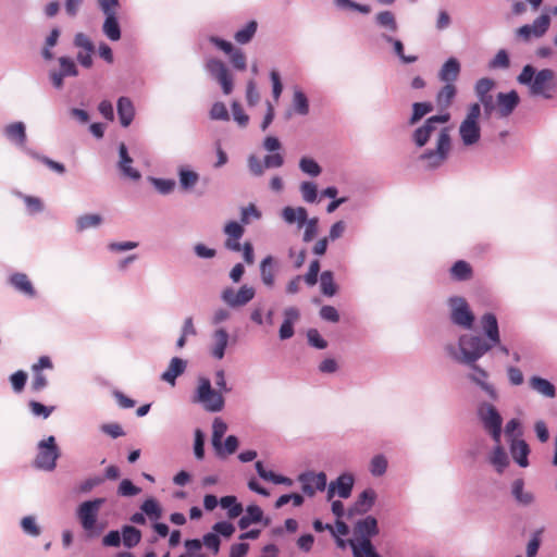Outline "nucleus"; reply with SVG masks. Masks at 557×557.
I'll list each match as a JSON object with an SVG mask.
<instances>
[{
    "instance_id": "4d7b16f0",
    "label": "nucleus",
    "mask_w": 557,
    "mask_h": 557,
    "mask_svg": "<svg viewBox=\"0 0 557 557\" xmlns=\"http://www.w3.org/2000/svg\"><path fill=\"white\" fill-rule=\"evenodd\" d=\"M260 218L261 212L253 203H250L240 210V222L243 224H249L252 220H259Z\"/></svg>"
},
{
    "instance_id": "c9c22d12",
    "label": "nucleus",
    "mask_w": 557,
    "mask_h": 557,
    "mask_svg": "<svg viewBox=\"0 0 557 557\" xmlns=\"http://www.w3.org/2000/svg\"><path fill=\"white\" fill-rule=\"evenodd\" d=\"M456 92L457 90L454 84L445 83V85L440 89V91L436 95L437 106L442 109H447L451 104L453 99L456 96Z\"/></svg>"
},
{
    "instance_id": "58836bf2",
    "label": "nucleus",
    "mask_w": 557,
    "mask_h": 557,
    "mask_svg": "<svg viewBox=\"0 0 557 557\" xmlns=\"http://www.w3.org/2000/svg\"><path fill=\"white\" fill-rule=\"evenodd\" d=\"M450 275L456 281H468L472 277V268L468 262L459 260L450 268Z\"/></svg>"
},
{
    "instance_id": "052dcab7",
    "label": "nucleus",
    "mask_w": 557,
    "mask_h": 557,
    "mask_svg": "<svg viewBox=\"0 0 557 557\" xmlns=\"http://www.w3.org/2000/svg\"><path fill=\"white\" fill-rule=\"evenodd\" d=\"M29 154L39 160L40 162H42L45 165H47L50 170L59 173V174H63L65 172V166L60 163V162H57V161H53L52 159L46 157V156H41V154H38L37 152H34V151H30Z\"/></svg>"
},
{
    "instance_id": "338daca9",
    "label": "nucleus",
    "mask_w": 557,
    "mask_h": 557,
    "mask_svg": "<svg viewBox=\"0 0 557 557\" xmlns=\"http://www.w3.org/2000/svg\"><path fill=\"white\" fill-rule=\"evenodd\" d=\"M212 531L218 536L231 537L235 532V527L228 521H219L213 524Z\"/></svg>"
},
{
    "instance_id": "cd10ccee",
    "label": "nucleus",
    "mask_w": 557,
    "mask_h": 557,
    "mask_svg": "<svg viewBox=\"0 0 557 557\" xmlns=\"http://www.w3.org/2000/svg\"><path fill=\"white\" fill-rule=\"evenodd\" d=\"M374 23L379 28L385 29L388 33H396L398 24L395 14L392 11H380L374 16Z\"/></svg>"
},
{
    "instance_id": "39448f33",
    "label": "nucleus",
    "mask_w": 557,
    "mask_h": 557,
    "mask_svg": "<svg viewBox=\"0 0 557 557\" xmlns=\"http://www.w3.org/2000/svg\"><path fill=\"white\" fill-rule=\"evenodd\" d=\"M193 403L200 404L208 412H220L224 408L225 399L223 393L212 387L211 381L208 377L199 376Z\"/></svg>"
},
{
    "instance_id": "ddd939ff",
    "label": "nucleus",
    "mask_w": 557,
    "mask_h": 557,
    "mask_svg": "<svg viewBox=\"0 0 557 557\" xmlns=\"http://www.w3.org/2000/svg\"><path fill=\"white\" fill-rule=\"evenodd\" d=\"M256 295V289L247 284L242 285L237 290L226 287L221 293V299L231 308L244 307L250 302Z\"/></svg>"
},
{
    "instance_id": "5fc2aeb1",
    "label": "nucleus",
    "mask_w": 557,
    "mask_h": 557,
    "mask_svg": "<svg viewBox=\"0 0 557 557\" xmlns=\"http://www.w3.org/2000/svg\"><path fill=\"white\" fill-rule=\"evenodd\" d=\"M28 407L33 416L40 417L42 419L49 418L54 410L53 406H45L36 400H30L28 403Z\"/></svg>"
},
{
    "instance_id": "a18cd8bd",
    "label": "nucleus",
    "mask_w": 557,
    "mask_h": 557,
    "mask_svg": "<svg viewBox=\"0 0 557 557\" xmlns=\"http://www.w3.org/2000/svg\"><path fill=\"white\" fill-rule=\"evenodd\" d=\"M299 169L309 176L317 177L321 174L322 169L319 163L309 157H302L299 161Z\"/></svg>"
},
{
    "instance_id": "7ed1b4c3",
    "label": "nucleus",
    "mask_w": 557,
    "mask_h": 557,
    "mask_svg": "<svg viewBox=\"0 0 557 557\" xmlns=\"http://www.w3.org/2000/svg\"><path fill=\"white\" fill-rule=\"evenodd\" d=\"M555 72L550 69H542L537 71L533 65L523 66L517 76V82L528 87L531 97H541L543 99H552L556 89Z\"/></svg>"
},
{
    "instance_id": "864d4df0",
    "label": "nucleus",
    "mask_w": 557,
    "mask_h": 557,
    "mask_svg": "<svg viewBox=\"0 0 557 557\" xmlns=\"http://www.w3.org/2000/svg\"><path fill=\"white\" fill-rule=\"evenodd\" d=\"M150 182L153 185V187L162 195H169L175 188V181L171 178L151 177Z\"/></svg>"
},
{
    "instance_id": "9d476101",
    "label": "nucleus",
    "mask_w": 557,
    "mask_h": 557,
    "mask_svg": "<svg viewBox=\"0 0 557 557\" xmlns=\"http://www.w3.org/2000/svg\"><path fill=\"white\" fill-rule=\"evenodd\" d=\"M205 70L211 78L216 81L223 92L230 95L233 91V77L226 64L218 58H208Z\"/></svg>"
},
{
    "instance_id": "a19ab883",
    "label": "nucleus",
    "mask_w": 557,
    "mask_h": 557,
    "mask_svg": "<svg viewBox=\"0 0 557 557\" xmlns=\"http://www.w3.org/2000/svg\"><path fill=\"white\" fill-rule=\"evenodd\" d=\"M512 495L516 500L524 506L533 503L534 496L530 492H525L523 488V481L516 480L512 484Z\"/></svg>"
},
{
    "instance_id": "aec40b11",
    "label": "nucleus",
    "mask_w": 557,
    "mask_h": 557,
    "mask_svg": "<svg viewBox=\"0 0 557 557\" xmlns=\"http://www.w3.org/2000/svg\"><path fill=\"white\" fill-rule=\"evenodd\" d=\"M308 211L304 207H285L282 209L281 216L289 225L297 224L299 228L307 222Z\"/></svg>"
},
{
    "instance_id": "412c9836",
    "label": "nucleus",
    "mask_w": 557,
    "mask_h": 557,
    "mask_svg": "<svg viewBox=\"0 0 557 557\" xmlns=\"http://www.w3.org/2000/svg\"><path fill=\"white\" fill-rule=\"evenodd\" d=\"M187 362L184 359L172 358L168 369L161 374V380L174 386L176 379L185 372Z\"/></svg>"
},
{
    "instance_id": "09e8293b",
    "label": "nucleus",
    "mask_w": 557,
    "mask_h": 557,
    "mask_svg": "<svg viewBox=\"0 0 557 557\" xmlns=\"http://www.w3.org/2000/svg\"><path fill=\"white\" fill-rule=\"evenodd\" d=\"M21 528L23 532L33 537H37L41 533L40 527L36 522V518L34 516H26L21 520Z\"/></svg>"
},
{
    "instance_id": "393cba45",
    "label": "nucleus",
    "mask_w": 557,
    "mask_h": 557,
    "mask_svg": "<svg viewBox=\"0 0 557 557\" xmlns=\"http://www.w3.org/2000/svg\"><path fill=\"white\" fill-rule=\"evenodd\" d=\"M460 73V63L456 58H449L441 67L438 78L447 84H454Z\"/></svg>"
},
{
    "instance_id": "20e7f679",
    "label": "nucleus",
    "mask_w": 557,
    "mask_h": 557,
    "mask_svg": "<svg viewBox=\"0 0 557 557\" xmlns=\"http://www.w3.org/2000/svg\"><path fill=\"white\" fill-rule=\"evenodd\" d=\"M355 537L348 541L354 557H381L374 549L371 537L379 533L377 520L367 516L354 527Z\"/></svg>"
},
{
    "instance_id": "603ef678",
    "label": "nucleus",
    "mask_w": 557,
    "mask_h": 557,
    "mask_svg": "<svg viewBox=\"0 0 557 557\" xmlns=\"http://www.w3.org/2000/svg\"><path fill=\"white\" fill-rule=\"evenodd\" d=\"M186 552L180 557H207L205 554H201V547L202 543L200 540L194 539V540H186L185 543Z\"/></svg>"
},
{
    "instance_id": "dca6fc26",
    "label": "nucleus",
    "mask_w": 557,
    "mask_h": 557,
    "mask_svg": "<svg viewBox=\"0 0 557 557\" xmlns=\"http://www.w3.org/2000/svg\"><path fill=\"white\" fill-rule=\"evenodd\" d=\"M259 269L262 284L267 288H273L278 272V262L276 259L273 256H267L261 260Z\"/></svg>"
},
{
    "instance_id": "37998d69",
    "label": "nucleus",
    "mask_w": 557,
    "mask_h": 557,
    "mask_svg": "<svg viewBox=\"0 0 557 557\" xmlns=\"http://www.w3.org/2000/svg\"><path fill=\"white\" fill-rule=\"evenodd\" d=\"M433 104L431 102H414L412 104V114L409 119V124H417L422 117L433 111Z\"/></svg>"
},
{
    "instance_id": "774afa93",
    "label": "nucleus",
    "mask_w": 557,
    "mask_h": 557,
    "mask_svg": "<svg viewBox=\"0 0 557 557\" xmlns=\"http://www.w3.org/2000/svg\"><path fill=\"white\" fill-rule=\"evenodd\" d=\"M307 338L308 343L317 349H324L327 347L326 341L320 335V333L315 329H310L307 332Z\"/></svg>"
},
{
    "instance_id": "0e129e2a",
    "label": "nucleus",
    "mask_w": 557,
    "mask_h": 557,
    "mask_svg": "<svg viewBox=\"0 0 557 557\" xmlns=\"http://www.w3.org/2000/svg\"><path fill=\"white\" fill-rule=\"evenodd\" d=\"M60 63V72L63 74L64 77L66 76H77L78 71L75 65V62L69 58V57H61L59 58Z\"/></svg>"
},
{
    "instance_id": "7c9ffc66",
    "label": "nucleus",
    "mask_w": 557,
    "mask_h": 557,
    "mask_svg": "<svg viewBox=\"0 0 557 557\" xmlns=\"http://www.w3.org/2000/svg\"><path fill=\"white\" fill-rule=\"evenodd\" d=\"M529 384L533 391L547 398H554L556 396L554 384L546 379L534 375L530 379Z\"/></svg>"
},
{
    "instance_id": "0eeeda50",
    "label": "nucleus",
    "mask_w": 557,
    "mask_h": 557,
    "mask_svg": "<svg viewBox=\"0 0 557 557\" xmlns=\"http://www.w3.org/2000/svg\"><path fill=\"white\" fill-rule=\"evenodd\" d=\"M59 457L60 449L57 445L55 437L50 435L38 442L34 467L38 470L51 472L55 469Z\"/></svg>"
},
{
    "instance_id": "f3484780",
    "label": "nucleus",
    "mask_w": 557,
    "mask_h": 557,
    "mask_svg": "<svg viewBox=\"0 0 557 557\" xmlns=\"http://www.w3.org/2000/svg\"><path fill=\"white\" fill-rule=\"evenodd\" d=\"M133 159L129 157L127 147L124 143L119 145V162L117 168L121 171L122 175L132 180L138 181L141 177V174L138 170L132 166Z\"/></svg>"
},
{
    "instance_id": "a878e982",
    "label": "nucleus",
    "mask_w": 557,
    "mask_h": 557,
    "mask_svg": "<svg viewBox=\"0 0 557 557\" xmlns=\"http://www.w3.org/2000/svg\"><path fill=\"white\" fill-rule=\"evenodd\" d=\"M3 133L10 141L17 146H24L26 143V127L23 122H14L7 125Z\"/></svg>"
},
{
    "instance_id": "c03bdc74",
    "label": "nucleus",
    "mask_w": 557,
    "mask_h": 557,
    "mask_svg": "<svg viewBox=\"0 0 557 557\" xmlns=\"http://www.w3.org/2000/svg\"><path fill=\"white\" fill-rule=\"evenodd\" d=\"M299 191L302 200L307 203H313L318 199V186L314 182L305 181L299 185Z\"/></svg>"
},
{
    "instance_id": "ea45409f",
    "label": "nucleus",
    "mask_w": 557,
    "mask_h": 557,
    "mask_svg": "<svg viewBox=\"0 0 557 557\" xmlns=\"http://www.w3.org/2000/svg\"><path fill=\"white\" fill-rule=\"evenodd\" d=\"M320 287L323 295L332 297L337 292L332 271H323L320 275Z\"/></svg>"
},
{
    "instance_id": "de8ad7c7",
    "label": "nucleus",
    "mask_w": 557,
    "mask_h": 557,
    "mask_svg": "<svg viewBox=\"0 0 557 557\" xmlns=\"http://www.w3.org/2000/svg\"><path fill=\"white\" fill-rule=\"evenodd\" d=\"M140 509L145 515H147L150 519L157 520L161 517L162 510L159 503L154 498L146 499Z\"/></svg>"
},
{
    "instance_id": "13d9d810",
    "label": "nucleus",
    "mask_w": 557,
    "mask_h": 557,
    "mask_svg": "<svg viewBox=\"0 0 557 557\" xmlns=\"http://www.w3.org/2000/svg\"><path fill=\"white\" fill-rule=\"evenodd\" d=\"M510 65L509 55L506 50L500 49L490 61V69H508Z\"/></svg>"
},
{
    "instance_id": "9b49d317",
    "label": "nucleus",
    "mask_w": 557,
    "mask_h": 557,
    "mask_svg": "<svg viewBox=\"0 0 557 557\" xmlns=\"http://www.w3.org/2000/svg\"><path fill=\"white\" fill-rule=\"evenodd\" d=\"M450 319L454 324L470 330L474 323V315L465 298L454 296L448 299Z\"/></svg>"
},
{
    "instance_id": "8fccbe9b",
    "label": "nucleus",
    "mask_w": 557,
    "mask_h": 557,
    "mask_svg": "<svg viewBox=\"0 0 557 557\" xmlns=\"http://www.w3.org/2000/svg\"><path fill=\"white\" fill-rule=\"evenodd\" d=\"M230 62L235 70L245 71L247 67V59L244 51L239 48H233L232 52H228Z\"/></svg>"
},
{
    "instance_id": "e2e57ef3",
    "label": "nucleus",
    "mask_w": 557,
    "mask_h": 557,
    "mask_svg": "<svg viewBox=\"0 0 557 557\" xmlns=\"http://www.w3.org/2000/svg\"><path fill=\"white\" fill-rule=\"evenodd\" d=\"M140 493V488L135 486L133 482L128 479H123L120 482L117 494L124 497H132L138 495Z\"/></svg>"
},
{
    "instance_id": "72a5a7b5",
    "label": "nucleus",
    "mask_w": 557,
    "mask_h": 557,
    "mask_svg": "<svg viewBox=\"0 0 557 557\" xmlns=\"http://www.w3.org/2000/svg\"><path fill=\"white\" fill-rule=\"evenodd\" d=\"M292 108L296 114L301 116H305L309 113V100L306 94L299 88L294 89Z\"/></svg>"
},
{
    "instance_id": "6e6d98bb",
    "label": "nucleus",
    "mask_w": 557,
    "mask_h": 557,
    "mask_svg": "<svg viewBox=\"0 0 557 557\" xmlns=\"http://www.w3.org/2000/svg\"><path fill=\"white\" fill-rule=\"evenodd\" d=\"M194 436V455L197 460H202L205 458L206 435L200 429H196Z\"/></svg>"
},
{
    "instance_id": "6e6552de",
    "label": "nucleus",
    "mask_w": 557,
    "mask_h": 557,
    "mask_svg": "<svg viewBox=\"0 0 557 557\" xmlns=\"http://www.w3.org/2000/svg\"><path fill=\"white\" fill-rule=\"evenodd\" d=\"M476 414L483 429L494 443H498L502 438L503 418L497 408L491 403L482 401L476 408Z\"/></svg>"
},
{
    "instance_id": "3c124183",
    "label": "nucleus",
    "mask_w": 557,
    "mask_h": 557,
    "mask_svg": "<svg viewBox=\"0 0 557 557\" xmlns=\"http://www.w3.org/2000/svg\"><path fill=\"white\" fill-rule=\"evenodd\" d=\"M387 459L383 455H375L370 461V472L374 476H381L386 472Z\"/></svg>"
},
{
    "instance_id": "a211bd4d",
    "label": "nucleus",
    "mask_w": 557,
    "mask_h": 557,
    "mask_svg": "<svg viewBox=\"0 0 557 557\" xmlns=\"http://www.w3.org/2000/svg\"><path fill=\"white\" fill-rule=\"evenodd\" d=\"M376 500V492L373 488H366L356 499L352 507L349 509L348 516L363 515L372 509Z\"/></svg>"
},
{
    "instance_id": "2eb2a0df",
    "label": "nucleus",
    "mask_w": 557,
    "mask_h": 557,
    "mask_svg": "<svg viewBox=\"0 0 557 557\" xmlns=\"http://www.w3.org/2000/svg\"><path fill=\"white\" fill-rule=\"evenodd\" d=\"M230 333L224 327L215 329L210 335L208 346L210 356L215 360H222L230 344Z\"/></svg>"
},
{
    "instance_id": "1a4fd4ad",
    "label": "nucleus",
    "mask_w": 557,
    "mask_h": 557,
    "mask_svg": "<svg viewBox=\"0 0 557 557\" xmlns=\"http://www.w3.org/2000/svg\"><path fill=\"white\" fill-rule=\"evenodd\" d=\"M104 498H95L91 500H86L79 504V506L76 509V516L77 519L79 520L82 528L90 535L94 534L99 510L104 504Z\"/></svg>"
},
{
    "instance_id": "680f3d73",
    "label": "nucleus",
    "mask_w": 557,
    "mask_h": 557,
    "mask_svg": "<svg viewBox=\"0 0 557 557\" xmlns=\"http://www.w3.org/2000/svg\"><path fill=\"white\" fill-rule=\"evenodd\" d=\"M245 233L244 226L236 221H231L224 226L226 238L240 239Z\"/></svg>"
},
{
    "instance_id": "c85d7f7f",
    "label": "nucleus",
    "mask_w": 557,
    "mask_h": 557,
    "mask_svg": "<svg viewBox=\"0 0 557 557\" xmlns=\"http://www.w3.org/2000/svg\"><path fill=\"white\" fill-rule=\"evenodd\" d=\"M106 18L102 25V32L108 39L117 41L121 38V27L116 13L104 14Z\"/></svg>"
},
{
    "instance_id": "2f4dec72",
    "label": "nucleus",
    "mask_w": 557,
    "mask_h": 557,
    "mask_svg": "<svg viewBox=\"0 0 557 557\" xmlns=\"http://www.w3.org/2000/svg\"><path fill=\"white\" fill-rule=\"evenodd\" d=\"M180 186L183 190H191L199 181V174L187 166H181L177 171Z\"/></svg>"
},
{
    "instance_id": "f704fd0d",
    "label": "nucleus",
    "mask_w": 557,
    "mask_h": 557,
    "mask_svg": "<svg viewBox=\"0 0 557 557\" xmlns=\"http://www.w3.org/2000/svg\"><path fill=\"white\" fill-rule=\"evenodd\" d=\"M121 537L125 547L133 548L139 544L141 532L135 527L124 525L121 530Z\"/></svg>"
},
{
    "instance_id": "423d86ee",
    "label": "nucleus",
    "mask_w": 557,
    "mask_h": 557,
    "mask_svg": "<svg viewBox=\"0 0 557 557\" xmlns=\"http://www.w3.org/2000/svg\"><path fill=\"white\" fill-rule=\"evenodd\" d=\"M481 106L479 103H471L468 108V112L465 119L459 125V137L461 143L467 146H474L480 141L481 138Z\"/></svg>"
},
{
    "instance_id": "6ab92c4d",
    "label": "nucleus",
    "mask_w": 557,
    "mask_h": 557,
    "mask_svg": "<svg viewBox=\"0 0 557 557\" xmlns=\"http://www.w3.org/2000/svg\"><path fill=\"white\" fill-rule=\"evenodd\" d=\"M498 114L502 117L509 116L520 102V97L516 90L509 92H499L496 96Z\"/></svg>"
},
{
    "instance_id": "5701e85b",
    "label": "nucleus",
    "mask_w": 557,
    "mask_h": 557,
    "mask_svg": "<svg viewBox=\"0 0 557 557\" xmlns=\"http://www.w3.org/2000/svg\"><path fill=\"white\" fill-rule=\"evenodd\" d=\"M227 431V424L221 419L215 418L212 423L211 443L216 456H223L222 438Z\"/></svg>"
},
{
    "instance_id": "4c0bfd02",
    "label": "nucleus",
    "mask_w": 557,
    "mask_h": 557,
    "mask_svg": "<svg viewBox=\"0 0 557 557\" xmlns=\"http://www.w3.org/2000/svg\"><path fill=\"white\" fill-rule=\"evenodd\" d=\"M220 505L223 509H227V517L230 519H235L243 513V505L237 502L235 496L228 495L223 496L220 499Z\"/></svg>"
},
{
    "instance_id": "4be33fe9",
    "label": "nucleus",
    "mask_w": 557,
    "mask_h": 557,
    "mask_svg": "<svg viewBox=\"0 0 557 557\" xmlns=\"http://www.w3.org/2000/svg\"><path fill=\"white\" fill-rule=\"evenodd\" d=\"M510 454L513 460L522 468L528 467V456L530 454L529 445L523 440L511 438Z\"/></svg>"
},
{
    "instance_id": "49530a36",
    "label": "nucleus",
    "mask_w": 557,
    "mask_h": 557,
    "mask_svg": "<svg viewBox=\"0 0 557 557\" xmlns=\"http://www.w3.org/2000/svg\"><path fill=\"white\" fill-rule=\"evenodd\" d=\"M550 25V17L547 14H541L536 17L533 23L530 25L531 30L533 33V37H542Z\"/></svg>"
},
{
    "instance_id": "f03ea898",
    "label": "nucleus",
    "mask_w": 557,
    "mask_h": 557,
    "mask_svg": "<svg viewBox=\"0 0 557 557\" xmlns=\"http://www.w3.org/2000/svg\"><path fill=\"white\" fill-rule=\"evenodd\" d=\"M450 114L445 112L428 117L424 123L412 133V140L419 148L424 147L433 135H436L435 148L425 150L420 160L429 170H434L444 164L451 150L450 127L446 124Z\"/></svg>"
},
{
    "instance_id": "b1692460",
    "label": "nucleus",
    "mask_w": 557,
    "mask_h": 557,
    "mask_svg": "<svg viewBox=\"0 0 557 557\" xmlns=\"http://www.w3.org/2000/svg\"><path fill=\"white\" fill-rule=\"evenodd\" d=\"M117 114L123 127H127L134 120L135 108L128 97H120L117 100Z\"/></svg>"
},
{
    "instance_id": "bb28decb",
    "label": "nucleus",
    "mask_w": 557,
    "mask_h": 557,
    "mask_svg": "<svg viewBox=\"0 0 557 557\" xmlns=\"http://www.w3.org/2000/svg\"><path fill=\"white\" fill-rule=\"evenodd\" d=\"M9 282L17 292L28 297H35V288L26 274L14 273L9 277Z\"/></svg>"
},
{
    "instance_id": "f257e3e1",
    "label": "nucleus",
    "mask_w": 557,
    "mask_h": 557,
    "mask_svg": "<svg viewBox=\"0 0 557 557\" xmlns=\"http://www.w3.org/2000/svg\"><path fill=\"white\" fill-rule=\"evenodd\" d=\"M481 326L485 337L467 333L458 338L457 344L446 345L445 350L455 362L467 366L470 371L466 377L488 398L496 401L499 398L498 391L488 381L490 373L478 364L479 359L499 344V330L495 314L485 313L481 318Z\"/></svg>"
},
{
    "instance_id": "f8f14e48",
    "label": "nucleus",
    "mask_w": 557,
    "mask_h": 557,
    "mask_svg": "<svg viewBox=\"0 0 557 557\" xmlns=\"http://www.w3.org/2000/svg\"><path fill=\"white\" fill-rule=\"evenodd\" d=\"M297 481L307 497H313L318 492H324L327 488V476L322 471H305L297 476Z\"/></svg>"
},
{
    "instance_id": "c756f323",
    "label": "nucleus",
    "mask_w": 557,
    "mask_h": 557,
    "mask_svg": "<svg viewBox=\"0 0 557 557\" xmlns=\"http://www.w3.org/2000/svg\"><path fill=\"white\" fill-rule=\"evenodd\" d=\"M488 460L498 473H502L509 465L508 456L500 445V441L495 443V447L490 454Z\"/></svg>"
},
{
    "instance_id": "69168bd1",
    "label": "nucleus",
    "mask_w": 557,
    "mask_h": 557,
    "mask_svg": "<svg viewBox=\"0 0 557 557\" xmlns=\"http://www.w3.org/2000/svg\"><path fill=\"white\" fill-rule=\"evenodd\" d=\"M495 83L493 79L484 77L480 78L474 86V90L478 97H485L494 88Z\"/></svg>"
},
{
    "instance_id": "4468645a",
    "label": "nucleus",
    "mask_w": 557,
    "mask_h": 557,
    "mask_svg": "<svg viewBox=\"0 0 557 557\" xmlns=\"http://www.w3.org/2000/svg\"><path fill=\"white\" fill-rule=\"evenodd\" d=\"M355 478L351 473H342L336 480L327 484L326 499L332 500L335 495L348 498L354 488Z\"/></svg>"
},
{
    "instance_id": "79ce46f5",
    "label": "nucleus",
    "mask_w": 557,
    "mask_h": 557,
    "mask_svg": "<svg viewBox=\"0 0 557 557\" xmlns=\"http://www.w3.org/2000/svg\"><path fill=\"white\" fill-rule=\"evenodd\" d=\"M334 5L341 11H356L361 14H369L371 8L368 4H360L354 0H333Z\"/></svg>"
},
{
    "instance_id": "473e14b6",
    "label": "nucleus",
    "mask_w": 557,
    "mask_h": 557,
    "mask_svg": "<svg viewBox=\"0 0 557 557\" xmlns=\"http://www.w3.org/2000/svg\"><path fill=\"white\" fill-rule=\"evenodd\" d=\"M258 29L257 21H249L244 27L235 32L234 39L239 45L249 44L255 37Z\"/></svg>"
},
{
    "instance_id": "e433bc0d",
    "label": "nucleus",
    "mask_w": 557,
    "mask_h": 557,
    "mask_svg": "<svg viewBox=\"0 0 557 557\" xmlns=\"http://www.w3.org/2000/svg\"><path fill=\"white\" fill-rule=\"evenodd\" d=\"M102 223V216L97 213H89L79 215L76 219V230L78 232H84L89 228H96L100 226Z\"/></svg>"
},
{
    "instance_id": "bf43d9fd",
    "label": "nucleus",
    "mask_w": 557,
    "mask_h": 557,
    "mask_svg": "<svg viewBox=\"0 0 557 557\" xmlns=\"http://www.w3.org/2000/svg\"><path fill=\"white\" fill-rule=\"evenodd\" d=\"M318 224H319V219L317 216L311 218V219L307 218V222L304 225L305 231H304V235H302V240L305 243H309L315 237V235L318 233Z\"/></svg>"
}]
</instances>
